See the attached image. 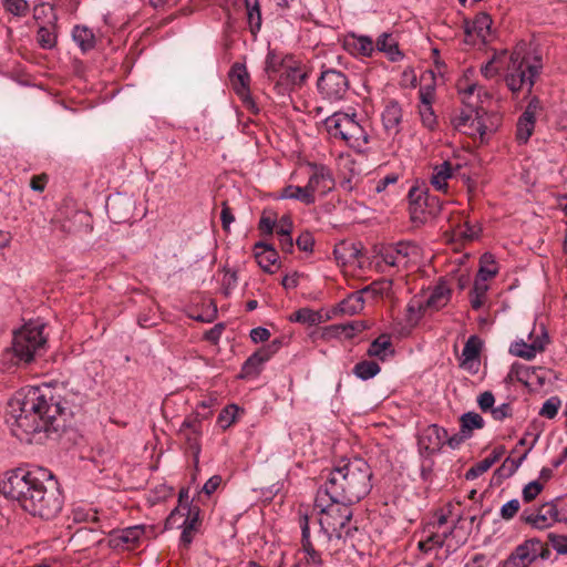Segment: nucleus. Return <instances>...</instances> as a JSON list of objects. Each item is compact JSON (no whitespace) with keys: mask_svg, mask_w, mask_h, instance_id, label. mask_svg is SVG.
<instances>
[{"mask_svg":"<svg viewBox=\"0 0 567 567\" xmlns=\"http://www.w3.org/2000/svg\"><path fill=\"white\" fill-rule=\"evenodd\" d=\"M0 493L18 503L28 514L53 520L64 507V494L51 471L44 467H17L0 480Z\"/></svg>","mask_w":567,"mask_h":567,"instance_id":"obj_1","label":"nucleus"},{"mask_svg":"<svg viewBox=\"0 0 567 567\" xmlns=\"http://www.w3.org/2000/svg\"><path fill=\"white\" fill-rule=\"evenodd\" d=\"M53 230L65 238L68 236L89 235L93 230L92 215L84 210L60 212L52 219Z\"/></svg>","mask_w":567,"mask_h":567,"instance_id":"obj_12","label":"nucleus"},{"mask_svg":"<svg viewBox=\"0 0 567 567\" xmlns=\"http://www.w3.org/2000/svg\"><path fill=\"white\" fill-rule=\"evenodd\" d=\"M559 408L560 400L557 396H551L544 402L539 411V415L547 419H554L557 415Z\"/></svg>","mask_w":567,"mask_h":567,"instance_id":"obj_50","label":"nucleus"},{"mask_svg":"<svg viewBox=\"0 0 567 567\" xmlns=\"http://www.w3.org/2000/svg\"><path fill=\"white\" fill-rule=\"evenodd\" d=\"M487 289L488 286L485 281L475 279L471 291V306L473 309L478 310L483 306Z\"/></svg>","mask_w":567,"mask_h":567,"instance_id":"obj_45","label":"nucleus"},{"mask_svg":"<svg viewBox=\"0 0 567 567\" xmlns=\"http://www.w3.org/2000/svg\"><path fill=\"white\" fill-rule=\"evenodd\" d=\"M549 557L548 545L533 537L519 544L502 563V567H529L538 558L547 560Z\"/></svg>","mask_w":567,"mask_h":567,"instance_id":"obj_11","label":"nucleus"},{"mask_svg":"<svg viewBox=\"0 0 567 567\" xmlns=\"http://www.w3.org/2000/svg\"><path fill=\"white\" fill-rule=\"evenodd\" d=\"M350 503L341 502L330 496L321 489H318L315 508L319 513V524L321 530L329 537H342V530L350 523L353 512Z\"/></svg>","mask_w":567,"mask_h":567,"instance_id":"obj_4","label":"nucleus"},{"mask_svg":"<svg viewBox=\"0 0 567 567\" xmlns=\"http://www.w3.org/2000/svg\"><path fill=\"white\" fill-rule=\"evenodd\" d=\"M33 11H34L33 17L35 20H40V19H44V18H48V21H56L58 20V17L54 12L53 6H48L45 3H41L39 6H35Z\"/></svg>","mask_w":567,"mask_h":567,"instance_id":"obj_54","label":"nucleus"},{"mask_svg":"<svg viewBox=\"0 0 567 567\" xmlns=\"http://www.w3.org/2000/svg\"><path fill=\"white\" fill-rule=\"evenodd\" d=\"M105 207L110 219L115 224H122L133 217L135 200L130 195L117 193L107 197Z\"/></svg>","mask_w":567,"mask_h":567,"instance_id":"obj_16","label":"nucleus"},{"mask_svg":"<svg viewBox=\"0 0 567 567\" xmlns=\"http://www.w3.org/2000/svg\"><path fill=\"white\" fill-rule=\"evenodd\" d=\"M447 431L437 424H431L422 432L419 445L420 449L429 454L437 453L445 445Z\"/></svg>","mask_w":567,"mask_h":567,"instance_id":"obj_20","label":"nucleus"},{"mask_svg":"<svg viewBox=\"0 0 567 567\" xmlns=\"http://www.w3.org/2000/svg\"><path fill=\"white\" fill-rule=\"evenodd\" d=\"M548 540L559 555H567V536L554 533L548 534Z\"/></svg>","mask_w":567,"mask_h":567,"instance_id":"obj_55","label":"nucleus"},{"mask_svg":"<svg viewBox=\"0 0 567 567\" xmlns=\"http://www.w3.org/2000/svg\"><path fill=\"white\" fill-rule=\"evenodd\" d=\"M430 196L429 189L423 186H413L409 190L410 205H417Z\"/></svg>","mask_w":567,"mask_h":567,"instance_id":"obj_59","label":"nucleus"},{"mask_svg":"<svg viewBox=\"0 0 567 567\" xmlns=\"http://www.w3.org/2000/svg\"><path fill=\"white\" fill-rule=\"evenodd\" d=\"M452 290L444 281H440L431 291L427 300L424 302L426 309L440 310L451 300Z\"/></svg>","mask_w":567,"mask_h":567,"instance_id":"obj_27","label":"nucleus"},{"mask_svg":"<svg viewBox=\"0 0 567 567\" xmlns=\"http://www.w3.org/2000/svg\"><path fill=\"white\" fill-rule=\"evenodd\" d=\"M7 422L12 434L21 442L41 444L65 426L50 425L51 419L30 413H8Z\"/></svg>","mask_w":567,"mask_h":567,"instance_id":"obj_6","label":"nucleus"},{"mask_svg":"<svg viewBox=\"0 0 567 567\" xmlns=\"http://www.w3.org/2000/svg\"><path fill=\"white\" fill-rule=\"evenodd\" d=\"M145 533V528L142 525H135L123 528L117 532L111 533L110 543L113 547H133L135 546Z\"/></svg>","mask_w":567,"mask_h":567,"instance_id":"obj_22","label":"nucleus"},{"mask_svg":"<svg viewBox=\"0 0 567 567\" xmlns=\"http://www.w3.org/2000/svg\"><path fill=\"white\" fill-rule=\"evenodd\" d=\"M229 76L234 90L236 91L237 95L241 99L245 106L254 113H257L258 107L256 106V103L252 100L249 92L250 76L246 66L240 63H235L230 69Z\"/></svg>","mask_w":567,"mask_h":567,"instance_id":"obj_17","label":"nucleus"},{"mask_svg":"<svg viewBox=\"0 0 567 567\" xmlns=\"http://www.w3.org/2000/svg\"><path fill=\"white\" fill-rule=\"evenodd\" d=\"M534 444H532L523 455H520L517 460L507 457L503 464L495 471V475H498L502 478L511 477L520 466L523 461L526 458L527 454L532 451Z\"/></svg>","mask_w":567,"mask_h":567,"instance_id":"obj_40","label":"nucleus"},{"mask_svg":"<svg viewBox=\"0 0 567 567\" xmlns=\"http://www.w3.org/2000/svg\"><path fill=\"white\" fill-rule=\"evenodd\" d=\"M379 255L386 265L402 269L406 268L419 255V247L411 241H399L383 246Z\"/></svg>","mask_w":567,"mask_h":567,"instance_id":"obj_14","label":"nucleus"},{"mask_svg":"<svg viewBox=\"0 0 567 567\" xmlns=\"http://www.w3.org/2000/svg\"><path fill=\"white\" fill-rule=\"evenodd\" d=\"M534 333L535 330L529 333V343L524 340L513 342L509 347V352L515 357L533 360L536 354L543 352L549 343V337L544 327H540L539 333L535 336Z\"/></svg>","mask_w":567,"mask_h":567,"instance_id":"obj_15","label":"nucleus"},{"mask_svg":"<svg viewBox=\"0 0 567 567\" xmlns=\"http://www.w3.org/2000/svg\"><path fill=\"white\" fill-rule=\"evenodd\" d=\"M72 37L83 52H87L95 47V35L87 27L75 25L72 31Z\"/></svg>","mask_w":567,"mask_h":567,"instance_id":"obj_34","label":"nucleus"},{"mask_svg":"<svg viewBox=\"0 0 567 567\" xmlns=\"http://www.w3.org/2000/svg\"><path fill=\"white\" fill-rule=\"evenodd\" d=\"M491 467V462L484 458L466 471L465 478L468 481L475 480L487 472Z\"/></svg>","mask_w":567,"mask_h":567,"instance_id":"obj_53","label":"nucleus"},{"mask_svg":"<svg viewBox=\"0 0 567 567\" xmlns=\"http://www.w3.org/2000/svg\"><path fill=\"white\" fill-rule=\"evenodd\" d=\"M311 171L307 183L308 190L315 196L316 193L326 195L334 187V179L331 171L324 165L308 163Z\"/></svg>","mask_w":567,"mask_h":567,"instance_id":"obj_18","label":"nucleus"},{"mask_svg":"<svg viewBox=\"0 0 567 567\" xmlns=\"http://www.w3.org/2000/svg\"><path fill=\"white\" fill-rule=\"evenodd\" d=\"M453 176V166L451 162L445 161L434 166L431 176V185L439 192L446 194L449 192V179Z\"/></svg>","mask_w":567,"mask_h":567,"instance_id":"obj_30","label":"nucleus"},{"mask_svg":"<svg viewBox=\"0 0 567 567\" xmlns=\"http://www.w3.org/2000/svg\"><path fill=\"white\" fill-rule=\"evenodd\" d=\"M454 127L472 137L484 142L487 136L497 131L501 118L497 114L488 113L483 106L466 107L452 120Z\"/></svg>","mask_w":567,"mask_h":567,"instance_id":"obj_8","label":"nucleus"},{"mask_svg":"<svg viewBox=\"0 0 567 567\" xmlns=\"http://www.w3.org/2000/svg\"><path fill=\"white\" fill-rule=\"evenodd\" d=\"M292 219L289 215H284L278 221H276L275 231L278 236H287L292 231Z\"/></svg>","mask_w":567,"mask_h":567,"instance_id":"obj_61","label":"nucleus"},{"mask_svg":"<svg viewBox=\"0 0 567 567\" xmlns=\"http://www.w3.org/2000/svg\"><path fill=\"white\" fill-rule=\"evenodd\" d=\"M381 368L375 361L363 360L358 362L353 368V374L361 380L374 378Z\"/></svg>","mask_w":567,"mask_h":567,"instance_id":"obj_43","label":"nucleus"},{"mask_svg":"<svg viewBox=\"0 0 567 567\" xmlns=\"http://www.w3.org/2000/svg\"><path fill=\"white\" fill-rule=\"evenodd\" d=\"M62 396L55 389L43 386H29L18 391L8 403V413H30L51 419L50 425L65 426L66 408Z\"/></svg>","mask_w":567,"mask_h":567,"instance_id":"obj_3","label":"nucleus"},{"mask_svg":"<svg viewBox=\"0 0 567 567\" xmlns=\"http://www.w3.org/2000/svg\"><path fill=\"white\" fill-rule=\"evenodd\" d=\"M460 93L463 95V103L466 107L481 106L484 100H489V94L485 89L476 83L467 84L465 87L460 86Z\"/></svg>","mask_w":567,"mask_h":567,"instance_id":"obj_31","label":"nucleus"},{"mask_svg":"<svg viewBox=\"0 0 567 567\" xmlns=\"http://www.w3.org/2000/svg\"><path fill=\"white\" fill-rule=\"evenodd\" d=\"M506 58V52L495 53L484 65L481 68V73L485 79H493L499 73L502 64Z\"/></svg>","mask_w":567,"mask_h":567,"instance_id":"obj_44","label":"nucleus"},{"mask_svg":"<svg viewBox=\"0 0 567 567\" xmlns=\"http://www.w3.org/2000/svg\"><path fill=\"white\" fill-rule=\"evenodd\" d=\"M290 321L315 326L322 321V315L310 308H301L290 316Z\"/></svg>","mask_w":567,"mask_h":567,"instance_id":"obj_42","label":"nucleus"},{"mask_svg":"<svg viewBox=\"0 0 567 567\" xmlns=\"http://www.w3.org/2000/svg\"><path fill=\"white\" fill-rule=\"evenodd\" d=\"M462 357L465 362L478 359L480 343L475 337H471L464 344Z\"/></svg>","mask_w":567,"mask_h":567,"instance_id":"obj_49","label":"nucleus"},{"mask_svg":"<svg viewBox=\"0 0 567 567\" xmlns=\"http://www.w3.org/2000/svg\"><path fill=\"white\" fill-rule=\"evenodd\" d=\"M341 311L344 313L353 315L362 310L363 298L362 291L352 293L340 303Z\"/></svg>","mask_w":567,"mask_h":567,"instance_id":"obj_46","label":"nucleus"},{"mask_svg":"<svg viewBox=\"0 0 567 567\" xmlns=\"http://www.w3.org/2000/svg\"><path fill=\"white\" fill-rule=\"evenodd\" d=\"M70 518L74 523H99V513L92 506L79 504L72 507Z\"/></svg>","mask_w":567,"mask_h":567,"instance_id":"obj_36","label":"nucleus"},{"mask_svg":"<svg viewBox=\"0 0 567 567\" xmlns=\"http://www.w3.org/2000/svg\"><path fill=\"white\" fill-rule=\"evenodd\" d=\"M372 477L373 472L365 460L342 458L328 470L326 481L319 489L353 505L371 492Z\"/></svg>","mask_w":567,"mask_h":567,"instance_id":"obj_2","label":"nucleus"},{"mask_svg":"<svg viewBox=\"0 0 567 567\" xmlns=\"http://www.w3.org/2000/svg\"><path fill=\"white\" fill-rule=\"evenodd\" d=\"M526 49V43L517 44L508 58L505 82L513 93H517L524 87L530 92L543 68L542 59L534 56L532 62L527 56Z\"/></svg>","mask_w":567,"mask_h":567,"instance_id":"obj_5","label":"nucleus"},{"mask_svg":"<svg viewBox=\"0 0 567 567\" xmlns=\"http://www.w3.org/2000/svg\"><path fill=\"white\" fill-rule=\"evenodd\" d=\"M192 432V434H200L202 433V423L196 416L186 417L181 427L179 433Z\"/></svg>","mask_w":567,"mask_h":567,"instance_id":"obj_57","label":"nucleus"},{"mask_svg":"<svg viewBox=\"0 0 567 567\" xmlns=\"http://www.w3.org/2000/svg\"><path fill=\"white\" fill-rule=\"evenodd\" d=\"M199 506L185 503L174 508L165 522L166 528H182L179 545L188 549L202 526Z\"/></svg>","mask_w":567,"mask_h":567,"instance_id":"obj_10","label":"nucleus"},{"mask_svg":"<svg viewBox=\"0 0 567 567\" xmlns=\"http://www.w3.org/2000/svg\"><path fill=\"white\" fill-rule=\"evenodd\" d=\"M296 244L298 248L302 251H312L315 239L309 231H305L298 236Z\"/></svg>","mask_w":567,"mask_h":567,"instance_id":"obj_64","label":"nucleus"},{"mask_svg":"<svg viewBox=\"0 0 567 567\" xmlns=\"http://www.w3.org/2000/svg\"><path fill=\"white\" fill-rule=\"evenodd\" d=\"M384 52L389 55L391 61H398L402 58V53L399 50L398 43L394 41L391 34L382 33L374 45V50Z\"/></svg>","mask_w":567,"mask_h":567,"instance_id":"obj_35","label":"nucleus"},{"mask_svg":"<svg viewBox=\"0 0 567 567\" xmlns=\"http://www.w3.org/2000/svg\"><path fill=\"white\" fill-rule=\"evenodd\" d=\"M301 545H302L303 551L307 555V557H306L307 564H312L315 567H321V565H322L321 555L319 551L316 550L311 540H307L305 544H301Z\"/></svg>","mask_w":567,"mask_h":567,"instance_id":"obj_51","label":"nucleus"},{"mask_svg":"<svg viewBox=\"0 0 567 567\" xmlns=\"http://www.w3.org/2000/svg\"><path fill=\"white\" fill-rule=\"evenodd\" d=\"M317 87L322 99L338 102L348 93L349 80L343 72L330 69L321 72Z\"/></svg>","mask_w":567,"mask_h":567,"instance_id":"obj_13","label":"nucleus"},{"mask_svg":"<svg viewBox=\"0 0 567 567\" xmlns=\"http://www.w3.org/2000/svg\"><path fill=\"white\" fill-rule=\"evenodd\" d=\"M426 200L429 197L420 202L417 205H410V215L413 223L424 224L426 223Z\"/></svg>","mask_w":567,"mask_h":567,"instance_id":"obj_52","label":"nucleus"},{"mask_svg":"<svg viewBox=\"0 0 567 567\" xmlns=\"http://www.w3.org/2000/svg\"><path fill=\"white\" fill-rule=\"evenodd\" d=\"M388 352L390 354L394 353L392 349V342L389 334H381L375 340H373L368 349L369 357H375L380 360H385L388 357Z\"/></svg>","mask_w":567,"mask_h":567,"instance_id":"obj_33","label":"nucleus"},{"mask_svg":"<svg viewBox=\"0 0 567 567\" xmlns=\"http://www.w3.org/2000/svg\"><path fill=\"white\" fill-rule=\"evenodd\" d=\"M519 507H520V504H519L518 499L514 498V499L508 501L501 507L502 518H504L506 520L512 519L519 511Z\"/></svg>","mask_w":567,"mask_h":567,"instance_id":"obj_60","label":"nucleus"},{"mask_svg":"<svg viewBox=\"0 0 567 567\" xmlns=\"http://www.w3.org/2000/svg\"><path fill=\"white\" fill-rule=\"evenodd\" d=\"M485 425L484 419L476 412H466L460 417V429L470 439L474 430H481Z\"/></svg>","mask_w":567,"mask_h":567,"instance_id":"obj_37","label":"nucleus"},{"mask_svg":"<svg viewBox=\"0 0 567 567\" xmlns=\"http://www.w3.org/2000/svg\"><path fill=\"white\" fill-rule=\"evenodd\" d=\"M421 122L424 127L430 131H434L437 126V116L433 110L432 104L419 105L417 106Z\"/></svg>","mask_w":567,"mask_h":567,"instance_id":"obj_47","label":"nucleus"},{"mask_svg":"<svg viewBox=\"0 0 567 567\" xmlns=\"http://www.w3.org/2000/svg\"><path fill=\"white\" fill-rule=\"evenodd\" d=\"M246 11H247V21L249 24L250 32L256 34L261 27V13L258 0H244Z\"/></svg>","mask_w":567,"mask_h":567,"instance_id":"obj_39","label":"nucleus"},{"mask_svg":"<svg viewBox=\"0 0 567 567\" xmlns=\"http://www.w3.org/2000/svg\"><path fill=\"white\" fill-rule=\"evenodd\" d=\"M344 49L353 55L371 56L374 52V42L368 35L348 33L343 40Z\"/></svg>","mask_w":567,"mask_h":567,"instance_id":"obj_21","label":"nucleus"},{"mask_svg":"<svg viewBox=\"0 0 567 567\" xmlns=\"http://www.w3.org/2000/svg\"><path fill=\"white\" fill-rule=\"evenodd\" d=\"M558 520V509L554 504H544L536 515H530L526 522L532 524L535 528L545 529Z\"/></svg>","mask_w":567,"mask_h":567,"instance_id":"obj_26","label":"nucleus"},{"mask_svg":"<svg viewBox=\"0 0 567 567\" xmlns=\"http://www.w3.org/2000/svg\"><path fill=\"white\" fill-rule=\"evenodd\" d=\"M275 350H270V347H268L252 353L241 367V377L257 375L260 372L261 365L271 358Z\"/></svg>","mask_w":567,"mask_h":567,"instance_id":"obj_25","label":"nucleus"},{"mask_svg":"<svg viewBox=\"0 0 567 567\" xmlns=\"http://www.w3.org/2000/svg\"><path fill=\"white\" fill-rule=\"evenodd\" d=\"M368 328L364 321H349L346 323L331 324L326 328V336L333 338L352 339Z\"/></svg>","mask_w":567,"mask_h":567,"instance_id":"obj_24","label":"nucleus"},{"mask_svg":"<svg viewBox=\"0 0 567 567\" xmlns=\"http://www.w3.org/2000/svg\"><path fill=\"white\" fill-rule=\"evenodd\" d=\"M419 105L433 104L435 100V86L434 84L421 85L419 89Z\"/></svg>","mask_w":567,"mask_h":567,"instance_id":"obj_56","label":"nucleus"},{"mask_svg":"<svg viewBox=\"0 0 567 567\" xmlns=\"http://www.w3.org/2000/svg\"><path fill=\"white\" fill-rule=\"evenodd\" d=\"M280 199H296L306 205H312L316 202V196H313L310 190H308V186H296L288 185L281 189L279 195Z\"/></svg>","mask_w":567,"mask_h":567,"instance_id":"obj_32","label":"nucleus"},{"mask_svg":"<svg viewBox=\"0 0 567 567\" xmlns=\"http://www.w3.org/2000/svg\"><path fill=\"white\" fill-rule=\"evenodd\" d=\"M538 109L539 101L534 97L530 100L523 114L518 117L516 124V140L519 144H526L532 136L535 128L536 113Z\"/></svg>","mask_w":567,"mask_h":567,"instance_id":"obj_19","label":"nucleus"},{"mask_svg":"<svg viewBox=\"0 0 567 567\" xmlns=\"http://www.w3.org/2000/svg\"><path fill=\"white\" fill-rule=\"evenodd\" d=\"M492 19L485 12L478 13L474 20L466 25L467 35H476L481 41L486 42L491 34Z\"/></svg>","mask_w":567,"mask_h":567,"instance_id":"obj_29","label":"nucleus"},{"mask_svg":"<svg viewBox=\"0 0 567 567\" xmlns=\"http://www.w3.org/2000/svg\"><path fill=\"white\" fill-rule=\"evenodd\" d=\"M56 21H48L47 25H42L38 30V43L42 49H52L56 44Z\"/></svg>","mask_w":567,"mask_h":567,"instance_id":"obj_38","label":"nucleus"},{"mask_svg":"<svg viewBox=\"0 0 567 567\" xmlns=\"http://www.w3.org/2000/svg\"><path fill=\"white\" fill-rule=\"evenodd\" d=\"M254 252L258 265L265 271L272 272L271 267L279 258L277 250L271 245L259 241L255 244Z\"/></svg>","mask_w":567,"mask_h":567,"instance_id":"obj_28","label":"nucleus"},{"mask_svg":"<svg viewBox=\"0 0 567 567\" xmlns=\"http://www.w3.org/2000/svg\"><path fill=\"white\" fill-rule=\"evenodd\" d=\"M402 117L403 111L400 103L395 100L389 101L382 113L385 131L390 134H398L401 131Z\"/></svg>","mask_w":567,"mask_h":567,"instance_id":"obj_23","label":"nucleus"},{"mask_svg":"<svg viewBox=\"0 0 567 567\" xmlns=\"http://www.w3.org/2000/svg\"><path fill=\"white\" fill-rule=\"evenodd\" d=\"M281 64L280 60L274 52H268L265 63V72L269 79H272V75L278 71L279 65Z\"/></svg>","mask_w":567,"mask_h":567,"instance_id":"obj_63","label":"nucleus"},{"mask_svg":"<svg viewBox=\"0 0 567 567\" xmlns=\"http://www.w3.org/2000/svg\"><path fill=\"white\" fill-rule=\"evenodd\" d=\"M406 310L409 313V321L416 322L421 318L422 312L426 310V308L423 302L417 300H411L408 305Z\"/></svg>","mask_w":567,"mask_h":567,"instance_id":"obj_62","label":"nucleus"},{"mask_svg":"<svg viewBox=\"0 0 567 567\" xmlns=\"http://www.w3.org/2000/svg\"><path fill=\"white\" fill-rule=\"evenodd\" d=\"M323 127L331 138L341 140L354 150H362L369 142V135L357 114L334 112L323 121Z\"/></svg>","mask_w":567,"mask_h":567,"instance_id":"obj_7","label":"nucleus"},{"mask_svg":"<svg viewBox=\"0 0 567 567\" xmlns=\"http://www.w3.org/2000/svg\"><path fill=\"white\" fill-rule=\"evenodd\" d=\"M43 329V323L30 321L13 333L12 351L19 362L30 363L44 352L47 337Z\"/></svg>","mask_w":567,"mask_h":567,"instance_id":"obj_9","label":"nucleus"},{"mask_svg":"<svg viewBox=\"0 0 567 567\" xmlns=\"http://www.w3.org/2000/svg\"><path fill=\"white\" fill-rule=\"evenodd\" d=\"M3 7L14 17H24L29 11V3L25 0H3Z\"/></svg>","mask_w":567,"mask_h":567,"instance_id":"obj_48","label":"nucleus"},{"mask_svg":"<svg viewBox=\"0 0 567 567\" xmlns=\"http://www.w3.org/2000/svg\"><path fill=\"white\" fill-rule=\"evenodd\" d=\"M543 485L538 481L528 483L523 489V499L526 503L532 502L542 492Z\"/></svg>","mask_w":567,"mask_h":567,"instance_id":"obj_58","label":"nucleus"},{"mask_svg":"<svg viewBox=\"0 0 567 567\" xmlns=\"http://www.w3.org/2000/svg\"><path fill=\"white\" fill-rule=\"evenodd\" d=\"M498 272V268L496 266V262L494 260L493 255L491 254H484L481 257V267L478 269L476 279L482 281H487L488 279H492L495 277Z\"/></svg>","mask_w":567,"mask_h":567,"instance_id":"obj_41","label":"nucleus"}]
</instances>
